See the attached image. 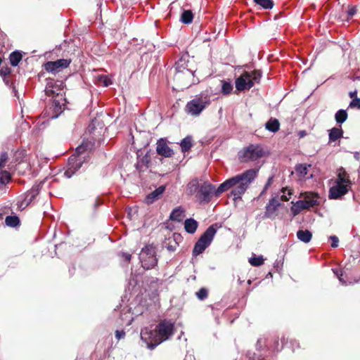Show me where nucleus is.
Here are the masks:
<instances>
[{
	"label": "nucleus",
	"mask_w": 360,
	"mask_h": 360,
	"mask_svg": "<svg viewBox=\"0 0 360 360\" xmlns=\"http://www.w3.org/2000/svg\"><path fill=\"white\" fill-rule=\"evenodd\" d=\"M256 176L257 172L255 169H248L242 174L226 180L219 186L217 190H215L212 184L208 181H205L200 185L197 192L196 197L200 201L209 202L214 193L216 196H219L221 193L232 188L231 195L233 196V200H236L240 199L241 196L245 193Z\"/></svg>",
	"instance_id": "f257e3e1"
},
{
	"label": "nucleus",
	"mask_w": 360,
	"mask_h": 360,
	"mask_svg": "<svg viewBox=\"0 0 360 360\" xmlns=\"http://www.w3.org/2000/svg\"><path fill=\"white\" fill-rule=\"evenodd\" d=\"M175 333L174 323L169 319H164L159 321L155 329L148 333L150 342L148 347L155 348L162 342L169 340Z\"/></svg>",
	"instance_id": "f03ea898"
},
{
	"label": "nucleus",
	"mask_w": 360,
	"mask_h": 360,
	"mask_svg": "<svg viewBox=\"0 0 360 360\" xmlns=\"http://www.w3.org/2000/svg\"><path fill=\"white\" fill-rule=\"evenodd\" d=\"M193 72L188 68L185 60L180 59L175 63L173 79L178 87L190 86L193 83Z\"/></svg>",
	"instance_id": "7ed1b4c3"
},
{
	"label": "nucleus",
	"mask_w": 360,
	"mask_h": 360,
	"mask_svg": "<svg viewBox=\"0 0 360 360\" xmlns=\"http://www.w3.org/2000/svg\"><path fill=\"white\" fill-rule=\"evenodd\" d=\"M218 229L219 226L215 223L210 226L205 230L194 245L192 251L193 257H197L200 254L202 253L205 249L210 246Z\"/></svg>",
	"instance_id": "20e7f679"
},
{
	"label": "nucleus",
	"mask_w": 360,
	"mask_h": 360,
	"mask_svg": "<svg viewBox=\"0 0 360 360\" xmlns=\"http://www.w3.org/2000/svg\"><path fill=\"white\" fill-rule=\"evenodd\" d=\"M264 155V149L259 144H250L240 150L238 153L240 162L255 161L262 158Z\"/></svg>",
	"instance_id": "39448f33"
},
{
	"label": "nucleus",
	"mask_w": 360,
	"mask_h": 360,
	"mask_svg": "<svg viewBox=\"0 0 360 360\" xmlns=\"http://www.w3.org/2000/svg\"><path fill=\"white\" fill-rule=\"evenodd\" d=\"M210 104L208 95L200 94L187 103L185 111L193 116L199 115Z\"/></svg>",
	"instance_id": "423d86ee"
},
{
	"label": "nucleus",
	"mask_w": 360,
	"mask_h": 360,
	"mask_svg": "<svg viewBox=\"0 0 360 360\" xmlns=\"http://www.w3.org/2000/svg\"><path fill=\"white\" fill-rule=\"evenodd\" d=\"M260 77L261 72L258 70L250 72L245 71L236 79V88L239 91L249 90Z\"/></svg>",
	"instance_id": "0eeeda50"
},
{
	"label": "nucleus",
	"mask_w": 360,
	"mask_h": 360,
	"mask_svg": "<svg viewBox=\"0 0 360 360\" xmlns=\"http://www.w3.org/2000/svg\"><path fill=\"white\" fill-rule=\"evenodd\" d=\"M317 193H306L304 200H297L291 207V212L294 216L298 214L303 210H308L319 205Z\"/></svg>",
	"instance_id": "6e6552de"
},
{
	"label": "nucleus",
	"mask_w": 360,
	"mask_h": 360,
	"mask_svg": "<svg viewBox=\"0 0 360 360\" xmlns=\"http://www.w3.org/2000/svg\"><path fill=\"white\" fill-rule=\"evenodd\" d=\"M142 266L145 269H151L158 264L155 247L153 245H147L141 250L140 255Z\"/></svg>",
	"instance_id": "1a4fd4ad"
},
{
	"label": "nucleus",
	"mask_w": 360,
	"mask_h": 360,
	"mask_svg": "<svg viewBox=\"0 0 360 360\" xmlns=\"http://www.w3.org/2000/svg\"><path fill=\"white\" fill-rule=\"evenodd\" d=\"M85 161L84 157L76 156L75 154H72L68 159V168L65 172V176L70 178L81 168Z\"/></svg>",
	"instance_id": "9d476101"
},
{
	"label": "nucleus",
	"mask_w": 360,
	"mask_h": 360,
	"mask_svg": "<svg viewBox=\"0 0 360 360\" xmlns=\"http://www.w3.org/2000/svg\"><path fill=\"white\" fill-rule=\"evenodd\" d=\"M70 63V59H59L55 61H48L44 64V67L46 71L56 73L68 68Z\"/></svg>",
	"instance_id": "9b49d317"
},
{
	"label": "nucleus",
	"mask_w": 360,
	"mask_h": 360,
	"mask_svg": "<svg viewBox=\"0 0 360 360\" xmlns=\"http://www.w3.org/2000/svg\"><path fill=\"white\" fill-rule=\"evenodd\" d=\"M293 194V189L289 188L288 187L283 188L279 193H278L275 197L271 198V207L279 206L281 205L280 200L283 202L288 201Z\"/></svg>",
	"instance_id": "f8f14e48"
},
{
	"label": "nucleus",
	"mask_w": 360,
	"mask_h": 360,
	"mask_svg": "<svg viewBox=\"0 0 360 360\" xmlns=\"http://www.w3.org/2000/svg\"><path fill=\"white\" fill-rule=\"evenodd\" d=\"M8 159L7 153H3L0 157V169L4 167L6 162ZM11 179L10 173L7 171H0V188L5 187Z\"/></svg>",
	"instance_id": "ddd939ff"
},
{
	"label": "nucleus",
	"mask_w": 360,
	"mask_h": 360,
	"mask_svg": "<svg viewBox=\"0 0 360 360\" xmlns=\"http://www.w3.org/2000/svg\"><path fill=\"white\" fill-rule=\"evenodd\" d=\"M156 152L159 155L165 158H172L174 155V150L167 143L166 140L160 139L156 143Z\"/></svg>",
	"instance_id": "4468645a"
},
{
	"label": "nucleus",
	"mask_w": 360,
	"mask_h": 360,
	"mask_svg": "<svg viewBox=\"0 0 360 360\" xmlns=\"http://www.w3.org/2000/svg\"><path fill=\"white\" fill-rule=\"evenodd\" d=\"M348 185L336 183L330 188L328 197L330 199H338L348 192Z\"/></svg>",
	"instance_id": "2eb2a0df"
},
{
	"label": "nucleus",
	"mask_w": 360,
	"mask_h": 360,
	"mask_svg": "<svg viewBox=\"0 0 360 360\" xmlns=\"http://www.w3.org/2000/svg\"><path fill=\"white\" fill-rule=\"evenodd\" d=\"M150 161L151 157L149 152L146 153L141 158H138L137 162L135 165L136 170L139 173L144 172L149 167Z\"/></svg>",
	"instance_id": "dca6fc26"
},
{
	"label": "nucleus",
	"mask_w": 360,
	"mask_h": 360,
	"mask_svg": "<svg viewBox=\"0 0 360 360\" xmlns=\"http://www.w3.org/2000/svg\"><path fill=\"white\" fill-rule=\"evenodd\" d=\"M92 148L93 143L91 141H83L82 143L77 147L74 154H75L76 156L84 157V159H86L85 153L87 151H91Z\"/></svg>",
	"instance_id": "f3484780"
},
{
	"label": "nucleus",
	"mask_w": 360,
	"mask_h": 360,
	"mask_svg": "<svg viewBox=\"0 0 360 360\" xmlns=\"http://www.w3.org/2000/svg\"><path fill=\"white\" fill-rule=\"evenodd\" d=\"M165 191V186H160L155 191L150 193L145 199L147 204H152L155 200H158L162 194Z\"/></svg>",
	"instance_id": "a211bd4d"
},
{
	"label": "nucleus",
	"mask_w": 360,
	"mask_h": 360,
	"mask_svg": "<svg viewBox=\"0 0 360 360\" xmlns=\"http://www.w3.org/2000/svg\"><path fill=\"white\" fill-rule=\"evenodd\" d=\"M336 183L343 184L348 186L351 184L349 176L342 167L338 169V178Z\"/></svg>",
	"instance_id": "6ab92c4d"
},
{
	"label": "nucleus",
	"mask_w": 360,
	"mask_h": 360,
	"mask_svg": "<svg viewBox=\"0 0 360 360\" xmlns=\"http://www.w3.org/2000/svg\"><path fill=\"white\" fill-rule=\"evenodd\" d=\"M185 210L181 207L174 208L170 214L169 219L174 221L180 222L184 217Z\"/></svg>",
	"instance_id": "aec40b11"
},
{
	"label": "nucleus",
	"mask_w": 360,
	"mask_h": 360,
	"mask_svg": "<svg viewBox=\"0 0 360 360\" xmlns=\"http://www.w3.org/2000/svg\"><path fill=\"white\" fill-rule=\"evenodd\" d=\"M198 226V223L194 219H187L184 221V229L188 233H194L196 231Z\"/></svg>",
	"instance_id": "412c9836"
},
{
	"label": "nucleus",
	"mask_w": 360,
	"mask_h": 360,
	"mask_svg": "<svg viewBox=\"0 0 360 360\" xmlns=\"http://www.w3.org/2000/svg\"><path fill=\"white\" fill-rule=\"evenodd\" d=\"M39 194V188L37 186H32V188L26 193L24 203L26 205L32 203L35 199L36 196Z\"/></svg>",
	"instance_id": "4be33fe9"
},
{
	"label": "nucleus",
	"mask_w": 360,
	"mask_h": 360,
	"mask_svg": "<svg viewBox=\"0 0 360 360\" xmlns=\"http://www.w3.org/2000/svg\"><path fill=\"white\" fill-rule=\"evenodd\" d=\"M297 238L305 243H308L312 238V233L309 230H299L297 232Z\"/></svg>",
	"instance_id": "5701e85b"
},
{
	"label": "nucleus",
	"mask_w": 360,
	"mask_h": 360,
	"mask_svg": "<svg viewBox=\"0 0 360 360\" xmlns=\"http://www.w3.org/2000/svg\"><path fill=\"white\" fill-rule=\"evenodd\" d=\"M310 167L311 165L307 164L297 165L295 167V172L300 179L305 178L308 172V168Z\"/></svg>",
	"instance_id": "b1692460"
},
{
	"label": "nucleus",
	"mask_w": 360,
	"mask_h": 360,
	"mask_svg": "<svg viewBox=\"0 0 360 360\" xmlns=\"http://www.w3.org/2000/svg\"><path fill=\"white\" fill-rule=\"evenodd\" d=\"M343 135V130L341 127H333L330 130L329 133V141L331 142L337 141L341 138Z\"/></svg>",
	"instance_id": "393cba45"
},
{
	"label": "nucleus",
	"mask_w": 360,
	"mask_h": 360,
	"mask_svg": "<svg viewBox=\"0 0 360 360\" xmlns=\"http://www.w3.org/2000/svg\"><path fill=\"white\" fill-rule=\"evenodd\" d=\"M5 223L6 226L9 227H16L20 225V221L18 216H7L5 219Z\"/></svg>",
	"instance_id": "a878e982"
},
{
	"label": "nucleus",
	"mask_w": 360,
	"mask_h": 360,
	"mask_svg": "<svg viewBox=\"0 0 360 360\" xmlns=\"http://www.w3.org/2000/svg\"><path fill=\"white\" fill-rule=\"evenodd\" d=\"M22 56L19 51H15L12 52L9 56L11 64L13 66L18 65L20 61L22 60Z\"/></svg>",
	"instance_id": "bb28decb"
},
{
	"label": "nucleus",
	"mask_w": 360,
	"mask_h": 360,
	"mask_svg": "<svg viewBox=\"0 0 360 360\" xmlns=\"http://www.w3.org/2000/svg\"><path fill=\"white\" fill-rule=\"evenodd\" d=\"M193 19V14L191 10L184 11L181 15V20L184 24H190Z\"/></svg>",
	"instance_id": "cd10ccee"
},
{
	"label": "nucleus",
	"mask_w": 360,
	"mask_h": 360,
	"mask_svg": "<svg viewBox=\"0 0 360 360\" xmlns=\"http://www.w3.org/2000/svg\"><path fill=\"white\" fill-rule=\"evenodd\" d=\"M181 148L182 152L185 153L191 150L192 144V139L190 136H186L181 142Z\"/></svg>",
	"instance_id": "c85d7f7f"
},
{
	"label": "nucleus",
	"mask_w": 360,
	"mask_h": 360,
	"mask_svg": "<svg viewBox=\"0 0 360 360\" xmlns=\"http://www.w3.org/2000/svg\"><path fill=\"white\" fill-rule=\"evenodd\" d=\"M348 115L345 110H339L335 115V119L337 123L342 124L347 119Z\"/></svg>",
	"instance_id": "c756f323"
},
{
	"label": "nucleus",
	"mask_w": 360,
	"mask_h": 360,
	"mask_svg": "<svg viewBox=\"0 0 360 360\" xmlns=\"http://www.w3.org/2000/svg\"><path fill=\"white\" fill-rule=\"evenodd\" d=\"M200 186H199L198 181L197 179H193L191 181L188 186H187V190L188 191V193L192 195L198 191V188H200Z\"/></svg>",
	"instance_id": "7c9ffc66"
},
{
	"label": "nucleus",
	"mask_w": 360,
	"mask_h": 360,
	"mask_svg": "<svg viewBox=\"0 0 360 360\" xmlns=\"http://www.w3.org/2000/svg\"><path fill=\"white\" fill-rule=\"evenodd\" d=\"M221 93L223 95H229L233 90V85L230 82L221 80Z\"/></svg>",
	"instance_id": "2f4dec72"
},
{
	"label": "nucleus",
	"mask_w": 360,
	"mask_h": 360,
	"mask_svg": "<svg viewBox=\"0 0 360 360\" xmlns=\"http://www.w3.org/2000/svg\"><path fill=\"white\" fill-rule=\"evenodd\" d=\"M44 91L46 95L48 96L54 97L55 96L58 95V93H56V91L53 89V84L52 82H49L47 83Z\"/></svg>",
	"instance_id": "473e14b6"
},
{
	"label": "nucleus",
	"mask_w": 360,
	"mask_h": 360,
	"mask_svg": "<svg viewBox=\"0 0 360 360\" xmlns=\"http://www.w3.org/2000/svg\"><path fill=\"white\" fill-rule=\"evenodd\" d=\"M249 262L253 266H259L263 264L264 259L262 256H254L249 259Z\"/></svg>",
	"instance_id": "72a5a7b5"
},
{
	"label": "nucleus",
	"mask_w": 360,
	"mask_h": 360,
	"mask_svg": "<svg viewBox=\"0 0 360 360\" xmlns=\"http://www.w3.org/2000/svg\"><path fill=\"white\" fill-rule=\"evenodd\" d=\"M97 82L98 84L108 86L111 84L110 79L106 75H99L97 77Z\"/></svg>",
	"instance_id": "f704fd0d"
},
{
	"label": "nucleus",
	"mask_w": 360,
	"mask_h": 360,
	"mask_svg": "<svg viewBox=\"0 0 360 360\" xmlns=\"http://www.w3.org/2000/svg\"><path fill=\"white\" fill-rule=\"evenodd\" d=\"M195 295L198 300H204L208 297V290L205 288H201L195 292Z\"/></svg>",
	"instance_id": "c9c22d12"
},
{
	"label": "nucleus",
	"mask_w": 360,
	"mask_h": 360,
	"mask_svg": "<svg viewBox=\"0 0 360 360\" xmlns=\"http://www.w3.org/2000/svg\"><path fill=\"white\" fill-rule=\"evenodd\" d=\"M254 2L263 8H270V0H254Z\"/></svg>",
	"instance_id": "e433bc0d"
},
{
	"label": "nucleus",
	"mask_w": 360,
	"mask_h": 360,
	"mask_svg": "<svg viewBox=\"0 0 360 360\" xmlns=\"http://www.w3.org/2000/svg\"><path fill=\"white\" fill-rule=\"evenodd\" d=\"M280 123L277 119L271 118V132H277L279 130Z\"/></svg>",
	"instance_id": "4c0bfd02"
},
{
	"label": "nucleus",
	"mask_w": 360,
	"mask_h": 360,
	"mask_svg": "<svg viewBox=\"0 0 360 360\" xmlns=\"http://www.w3.org/2000/svg\"><path fill=\"white\" fill-rule=\"evenodd\" d=\"M11 70L8 66H3L0 69V75L2 77L8 76L11 74Z\"/></svg>",
	"instance_id": "58836bf2"
},
{
	"label": "nucleus",
	"mask_w": 360,
	"mask_h": 360,
	"mask_svg": "<svg viewBox=\"0 0 360 360\" xmlns=\"http://www.w3.org/2000/svg\"><path fill=\"white\" fill-rule=\"evenodd\" d=\"M349 107L351 108H356L358 109H360V98H353L349 103Z\"/></svg>",
	"instance_id": "ea45409f"
},
{
	"label": "nucleus",
	"mask_w": 360,
	"mask_h": 360,
	"mask_svg": "<svg viewBox=\"0 0 360 360\" xmlns=\"http://www.w3.org/2000/svg\"><path fill=\"white\" fill-rule=\"evenodd\" d=\"M169 242L167 244V248L169 251H175L176 249L177 243L176 242V239L174 238L173 241H171L169 239Z\"/></svg>",
	"instance_id": "a19ab883"
},
{
	"label": "nucleus",
	"mask_w": 360,
	"mask_h": 360,
	"mask_svg": "<svg viewBox=\"0 0 360 360\" xmlns=\"http://www.w3.org/2000/svg\"><path fill=\"white\" fill-rule=\"evenodd\" d=\"M356 13V6H352L349 8L347 11V18H350L353 17Z\"/></svg>",
	"instance_id": "79ce46f5"
},
{
	"label": "nucleus",
	"mask_w": 360,
	"mask_h": 360,
	"mask_svg": "<svg viewBox=\"0 0 360 360\" xmlns=\"http://www.w3.org/2000/svg\"><path fill=\"white\" fill-rule=\"evenodd\" d=\"M330 239L332 240L331 247L337 248L338 246V238L335 236H332L330 237Z\"/></svg>",
	"instance_id": "37998d69"
},
{
	"label": "nucleus",
	"mask_w": 360,
	"mask_h": 360,
	"mask_svg": "<svg viewBox=\"0 0 360 360\" xmlns=\"http://www.w3.org/2000/svg\"><path fill=\"white\" fill-rule=\"evenodd\" d=\"M125 335H126V333L123 330H117L115 331V337L117 340L124 338L125 337Z\"/></svg>",
	"instance_id": "c03bdc74"
},
{
	"label": "nucleus",
	"mask_w": 360,
	"mask_h": 360,
	"mask_svg": "<svg viewBox=\"0 0 360 360\" xmlns=\"http://www.w3.org/2000/svg\"><path fill=\"white\" fill-rule=\"evenodd\" d=\"M269 186H270V177H269V178L267 179V181H266V184H265V186H264V188L263 191L261 192V193H260V195H259V198H260L261 196H262V195L266 193V190H267V188H268V187H269Z\"/></svg>",
	"instance_id": "a18cd8bd"
},
{
	"label": "nucleus",
	"mask_w": 360,
	"mask_h": 360,
	"mask_svg": "<svg viewBox=\"0 0 360 360\" xmlns=\"http://www.w3.org/2000/svg\"><path fill=\"white\" fill-rule=\"evenodd\" d=\"M122 257L124 259V261L126 262H130L131 260V255L129 254V253H127V252H123L122 254Z\"/></svg>",
	"instance_id": "49530a36"
},
{
	"label": "nucleus",
	"mask_w": 360,
	"mask_h": 360,
	"mask_svg": "<svg viewBox=\"0 0 360 360\" xmlns=\"http://www.w3.org/2000/svg\"><path fill=\"white\" fill-rule=\"evenodd\" d=\"M297 135L300 139H302L307 135V132L305 130H301L298 131Z\"/></svg>",
	"instance_id": "de8ad7c7"
},
{
	"label": "nucleus",
	"mask_w": 360,
	"mask_h": 360,
	"mask_svg": "<svg viewBox=\"0 0 360 360\" xmlns=\"http://www.w3.org/2000/svg\"><path fill=\"white\" fill-rule=\"evenodd\" d=\"M356 95H357V91L356 90H354V91H350L349 93V96L351 98H356Z\"/></svg>",
	"instance_id": "09e8293b"
},
{
	"label": "nucleus",
	"mask_w": 360,
	"mask_h": 360,
	"mask_svg": "<svg viewBox=\"0 0 360 360\" xmlns=\"http://www.w3.org/2000/svg\"><path fill=\"white\" fill-rule=\"evenodd\" d=\"M265 128H266L267 130L270 131V120H268V121L266 122V124H265Z\"/></svg>",
	"instance_id": "8fccbe9b"
},
{
	"label": "nucleus",
	"mask_w": 360,
	"mask_h": 360,
	"mask_svg": "<svg viewBox=\"0 0 360 360\" xmlns=\"http://www.w3.org/2000/svg\"><path fill=\"white\" fill-rule=\"evenodd\" d=\"M337 276H338V277L339 280H340V281H342V273L341 272V274H340V275L337 273Z\"/></svg>",
	"instance_id": "3c124183"
},
{
	"label": "nucleus",
	"mask_w": 360,
	"mask_h": 360,
	"mask_svg": "<svg viewBox=\"0 0 360 360\" xmlns=\"http://www.w3.org/2000/svg\"><path fill=\"white\" fill-rule=\"evenodd\" d=\"M270 207V202L269 204L266 205V212L269 211V208Z\"/></svg>",
	"instance_id": "603ef678"
},
{
	"label": "nucleus",
	"mask_w": 360,
	"mask_h": 360,
	"mask_svg": "<svg viewBox=\"0 0 360 360\" xmlns=\"http://www.w3.org/2000/svg\"><path fill=\"white\" fill-rule=\"evenodd\" d=\"M267 60H268V61H269V60H270V55H269V56H267Z\"/></svg>",
	"instance_id": "864d4df0"
},
{
	"label": "nucleus",
	"mask_w": 360,
	"mask_h": 360,
	"mask_svg": "<svg viewBox=\"0 0 360 360\" xmlns=\"http://www.w3.org/2000/svg\"><path fill=\"white\" fill-rule=\"evenodd\" d=\"M280 32H278L277 34L276 33H274V35H279L280 34Z\"/></svg>",
	"instance_id": "5fc2aeb1"
},
{
	"label": "nucleus",
	"mask_w": 360,
	"mask_h": 360,
	"mask_svg": "<svg viewBox=\"0 0 360 360\" xmlns=\"http://www.w3.org/2000/svg\"><path fill=\"white\" fill-rule=\"evenodd\" d=\"M2 218H3V214H0V219H1Z\"/></svg>",
	"instance_id": "6e6d98bb"
},
{
	"label": "nucleus",
	"mask_w": 360,
	"mask_h": 360,
	"mask_svg": "<svg viewBox=\"0 0 360 360\" xmlns=\"http://www.w3.org/2000/svg\"><path fill=\"white\" fill-rule=\"evenodd\" d=\"M271 8L273 7L274 6V4H273V1H271Z\"/></svg>",
	"instance_id": "4d7b16f0"
},
{
	"label": "nucleus",
	"mask_w": 360,
	"mask_h": 360,
	"mask_svg": "<svg viewBox=\"0 0 360 360\" xmlns=\"http://www.w3.org/2000/svg\"><path fill=\"white\" fill-rule=\"evenodd\" d=\"M274 19H275V20H276V19H277V15H275Z\"/></svg>",
	"instance_id": "13d9d810"
}]
</instances>
